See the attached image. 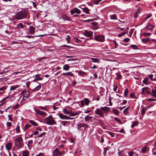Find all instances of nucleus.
<instances>
[{"instance_id":"obj_53","label":"nucleus","mask_w":156,"mask_h":156,"mask_svg":"<svg viewBox=\"0 0 156 156\" xmlns=\"http://www.w3.org/2000/svg\"><path fill=\"white\" fill-rule=\"evenodd\" d=\"M36 78V79L34 80V81H36L37 80V81L39 80V74H37V75Z\"/></svg>"},{"instance_id":"obj_14","label":"nucleus","mask_w":156,"mask_h":156,"mask_svg":"<svg viewBox=\"0 0 156 156\" xmlns=\"http://www.w3.org/2000/svg\"><path fill=\"white\" fill-rule=\"evenodd\" d=\"M5 147L7 150H10L12 148V143H8L5 144Z\"/></svg>"},{"instance_id":"obj_43","label":"nucleus","mask_w":156,"mask_h":156,"mask_svg":"<svg viewBox=\"0 0 156 156\" xmlns=\"http://www.w3.org/2000/svg\"><path fill=\"white\" fill-rule=\"evenodd\" d=\"M107 133L111 136L112 137H114L115 136V133L111 131H107Z\"/></svg>"},{"instance_id":"obj_64","label":"nucleus","mask_w":156,"mask_h":156,"mask_svg":"<svg viewBox=\"0 0 156 156\" xmlns=\"http://www.w3.org/2000/svg\"><path fill=\"white\" fill-rule=\"evenodd\" d=\"M11 122H7L6 123V126L7 127H10L11 125Z\"/></svg>"},{"instance_id":"obj_61","label":"nucleus","mask_w":156,"mask_h":156,"mask_svg":"<svg viewBox=\"0 0 156 156\" xmlns=\"http://www.w3.org/2000/svg\"><path fill=\"white\" fill-rule=\"evenodd\" d=\"M20 127L19 126L17 125V126L16 128V131H17L18 132H20Z\"/></svg>"},{"instance_id":"obj_27","label":"nucleus","mask_w":156,"mask_h":156,"mask_svg":"<svg viewBox=\"0 0 156 156\" xmlns=\"http://www.w3.org/2000/svg\"><path fill=\"white\" fill-rule=\"evenodd\" d=\"M82 9L86 14H88L90 13L89 11H90V10L87 7L83 8Z\"/></svg>"},{"instance_id":"obj_8","label":"nucleus","mask_w":156,"mask_h":156,"mask_svg":"<svg viewBox=\"0 0 156 156\" xmlns=\"http://www.w3.org/2000/svg\"><path fill=\"white\" fill-rule=\"evenodd\" d=\"M85 36L89 37H91L93 35V33L90 31L85 30L83 33Z\"/></svg>"},{"instance_id":"obj_4","label":"nucleus","mask_w":156,"mask_h":156,"mask_svg":"<svg viewBox=\"0 0 156 156\" xmlns=\"http://www.w3.org/2000/svg\"><path fill=\"white\" fill-rule=\"evenodd\" d=\"M94 39L97 41L102 42L104 41L105 36L104 35H99L96 36H95Z\"/></svg>"},{"instance_id":"obj_18","label":"nucleus","mask_w":156,"mask_h":156,"mask_svg":"<svg viewBox=\"0 0 156 156\" xmlns=\"http://www.w3.org/2000/svg\"><path fill=\"white\" fill-rule=\"evenodd\" d=\"M37 83H39L36 82L35 83V84H34L35 87L33 89V92H35L39 90V85H37L36 84Z\"/></svg>"},{"instance_id":"obj_54","label":"nucleus","mask_w":156,"mask_h":156,"mask_svg":"<svg viewBox=\"0 0 156 156\" xmlns=\"http://www.w3.org/2000/svg\"><path fill=\"white\" fill-rule=\"evenodd\" d=\"M67 122L66 121H62L61 122V124L63 126H65L67 123Z\"/></svg>"},{"instance_id":"obj_57","label":"nucleus","mask_w":156,"mask_h":156,"mask_svg":"<svg viewBox=\"0 0 156 156\" xmlns=\"http://www.w3.org/2000/svg\"><path fill=\"white\" fill-rule=\"evenodd\" d=\"M130 40L129 38H126L123 40V42H124L127 43L129 42Z\"/></svg>"},{"instance_id":"obj_15","label":"nucleus","mask_w":156,"mask_h":156,"mask_svg":"<svg viewBox=\"0 0 156 156\" xmlns=\"http://www.w3.org/2000/svg\"><path fill=\"white\" fill-rule=\"evenodd\" d=\"M35 28L32 26H30L29 29L28 31V32L31 34H32L34 33L35 32Z\"/></svg>"},{"instance_id":"obj_23","label":"nucleus","mask_w":156,"mask_h":156,"mask_svg":"<svg viewBox=\"0 0 156 156\" xmlns=\"http://www.w3.org/2000/svg\"><path fill=\"white\" fill-rule=\"evenodd\" d=\"M151 95L153 98H156V89H152Z\"/></svg>"},{"instance_id":"obj_49","label":"nucleus","mask_w":156,"mask_h":156,"mask_svg":"<svg viewBox=\"0 0 156 156\" xmlns=\"http://www.w3.org/2000/svg\"><path fill=\"white\" fill-rule=\"evenodd\" d=\"M151 16L152 14L151 13H150L149 14H147V16L144 20V21H146L147 19L151 17Z\"/></svg>"},{"instance_id":"obj_29","label":"nucleus","mask_w":156,"mask_h":156,"mask_svg":"<svg viewBox=\"0 0 156 156\" xmlns=\"http://www.w3.org/2000/svg\"><path fill=\"white\" fill-rule=\"evenodd\" d=\"M17 26L20 27L21 29H23L24 28H26V26L23 24L22 23H20L18 24L17 25Z\"/></svg>"},{"instance_id":"obj_10","label":"nucleus","mask_w":156,"mask_h":156,"mask_svg":"<svg viewBox=\"0 0 156 156\" xmlns=\"http://www.w3.org/2000/svg\"><path fill=\"white\" fill-rule=\"evenodd\" d=\"M154 26L151 24L149 23H148L147 25L145 27V29L149 30H152L154 27Z\"/></svg>"},{"instance_id":"obj_31","label":"nucleus","mask_w":156,"mask_h":156,"mask_svg":"<svg viewBox=\"0 0 156 156\" xmlns=\"http://www.w3.org/2000/svg\"><path fill=\"white\" fill-rule=\"evenodd\" d=\"M63 112L66 115H69L70 113V112L68 111L66 108H64L63 109Z\"/></svg>"},{"instance_id":"obj_21","label":"nucleus","mask_w":156,"mask_h":156,"mask_svg":"<svg viewBox=\"0 0 156 156\" xmlns=\"http://www.w3.org/2000/svg\"><path fill=\"white\" fill-rule=\"evenodd\" d=\"M61 75L69 76H73L74 75L71 72H68L66 73H62Z\"/></svg>"},{"instance_id":"obj_30","label":"nucleus","mask_w":156,"mask_h":156,"mask_svg":"<svg viewBox=\"0 0 156 156\" xmlns=\"http://www.w3.org/2000/svg\"><path fill=\"white\" fill-rule=\"evenodd\" d=\"M91 59L92 60V62H97L99 63L100 62L99 60L97 58H91Z\"/></svg>"},{"instance_id":"obj_42","label":"nucleus","mask_w":156,"mask_h":156,"mask_svg":"<svg viewBox=\"0 0 156 156\" xmlns=\"http://www.w3.org/2000/svg\"><path fill=\"white\" fill-rule=\"evenodd\" d=\"M128 90L127 88H126L124 92V96L127 98V94L128 93Z\"/></svg>"},{"instance_id":"obj_50","label":"nucleus","mask_w":156,"mask_h":156,"mask_svg":"<svg viewBox=\"0 0 156 156\" xmlns=\"http://www.w3.org/2000/svg\"><path fill=\"white\" fill-rule=\"evenodd\" d=\"M111 19L113 20H116L117 18L115 14H113L111 16Z\"/></svg>"},{"instance_id":"obj_34","label":"nucleus","mask_w":156,"mask_h":156,"mask_svg":"<svg viewBox=\"0 0 156 156\" xmlns=\"http://www.w3.org/2000/svg\"><path fill=\"white\" fill-rule=\"evenodd\" d=\"M138 124V122L135 121L132 124L131 126V127L132 128H134L135 126H137V125Z\"/></svg>"},{"instance_id":"obj_3","label":"nucleus","mask_w":156,"mask_h":156,"mask_svg":"<svg viewBox=\"0 0 156 156\" xmlns=\"http://www.w3.org/2000/svg\"><path fill=\"white\" fill-rule=\"evenodd\" d=\"M44 119L45 122L48 125H51L56 124V121L53 119L51 115L46 117Z\"/></svg>"},{"instance_id":"obj_11","label":"nucleus","mask_w":156,"mask_h":156,"mask_svg":"<svg viewBox=\"0 0 156 156\" xmlns=\"http://www.w3.org/2000/svg\"><path fill=\"white\" fill-rule=\"evenodd\" d=\"M61 17L64 21H71L72 20L66 14L62 15Z\"/></svg>"},{"instance_id":"obj_62","label":"nucleus","mask_w":156,"mask_h":156,"mask_svg":"<svg viewBox=\"0 0 156 156\" xmlns=\"http://www.w3.org/2000/svg\"><path fill=\"white\" fill-rule=\"evenodd\" d=\"M130 96L132 98H135L136 97L134 96V94L133 93H131L130 94Z\"/></svg>"},{"instance_id":"obj_22","label":"nucleus","mask_w":156,"mask_h":156,"mask_svg":"<svg viewBox=\"0 0 156 156\" xmlns=\"http://www.w3.org/2000/svg\"><path fill=\"white\" fill-rule=\"evenodd\" d=\"M149 79L147 77L145 78L143 81V83L147 85H148L150 83L148 82Z\"/></svg>"},{"instance_id":"obj_20","label":"nucleus","mask_w":156,"mask_h":156,"mask_svg":"<svg viewBox=\"0 0 156 156\" xmlns=\"http://www.w3.org/2000/svg\"><path fill=\"white\" fill-rule=\"evenodd\" d=\"M80 113V112H77L75 113H73L72 112H70V113L69 114L70 116H74L76 115H78Z\"/></svg>"},{"instance_id":"obj_55","label":"nucleus","mask_w":156,"mask_h":156,"mask_svg":"<svg viewBox=\"0 0 156 156\" xmlns=\"http://www.w3.org/2000/svg\"><path fill=\"white\" fill-rule=\"evenodd\" d=\"M114 119L117 122H119L120 124H121V122L120 120L117 117H115L114 118Z\"/></svg>"},{"instance_id":"obj_1","label":"nucleus","mask_w":156,"mask_h":156,"mask_svg":"<svg viewBox=\"0 0 156 156\" xmlns=\"http://www.w3.org/2000/svg\"><path fill=\"white\" fill-rule=\"evenodd\" d=\"M28 15L27 12L22 11L16 13L13 17L16 20H19L26 18Z\"/></svg>"},{"instance_id":"obj_63","label":"nucleus","mask_w":156,"mask_h":156,"mask_svg":"<svg viewBox=\"0 0 156 156\" xmlns=\"http://www.w3.org/2000/svg\"><path fill=\"white\" fill-rule=\"evenodd\" d=\"M113 42L115 44V48H117V47L118 45V44L117 43L116 41L115 40H113Z\"/></svg>"},{"instance_id":"obj_12","label":"nucleus","mask_w":156,"mask_h":156,"mask_svg":"<svg viewBox=\"0 0 156 156\" xmlns=\"http://www.w3.org/2000/svg\"><path fill=\"white\" fill-rule=\"evenodd\" d=\"M46 24L43 22H40V31H44L45 30L44 27Z\"/></svg>"},{"instance_id":"obj_35","label":"nucleus","mask_w":156,"mask_h":156,"mask_svg":"<svg viewBox=\"0 0 156 156\" xmlns=\"http://www.w3.org/2000/svg\"><path fill=\"white\" fill-rule=\"evenodd\" d=\"M78 74L79 75L82 76H83L86 74V73L85 72L82 71H79L78 72Z\"/></svg>"},{"instance_id":"obj_9","label":"nucleus","mask_w":156,"mask_h":156,"mask_svg":"<svg viewBox=\"0 0 156 156\" xmlns=\"http://www.w3.org/2000/svg\"><path fill=\"white\" fill-rule=\"evenodd\" d=\"M53 156H60V152L58 149L55 148L53 151Z\"/></svg>"},{"instance_id":"obj_6","label":"nucleus","mask_w":156,"mask_h":156,"mask_svg":"<svg viewBox=\"0 0 156 156\" xmlns=\"http://www.w3.org/2000/svg\"><path fill=\"white\" fill-rule=\"evenodd\" d=\"M69 12L72 15L74 14V13L80 14L81 12L80 10L77 8H73L72 9L70 10Z\"/></svg>"},{"instance_id":"obj_46","label":"nucleus","mask_w":156,"mask_h":156,"mask_svg":"<svg viewBox=\"0 0 156 156\" xmlns=\"http://www.w3.org/2000/svg\"><path fill=\"white\" fill-rule=\"evenodd\" d=\"M84 125H85L84 123H81L78 124L77 126L80 128H81L82 127H84Z\"/></svg>"},{"instance_id":"obj_16","label":"nucleus","mask_w":156,"mask_h":156,"mask_svg":"<svg viewBox=\"0 0 156 156\" xmlns=\"http://www.w3.org/2000/svg\"><path fill=\"white\" fill-rule=\"evenodd\" d=\"M110 108L107 107H101V109L105 111V112H109L110 111Z\"/></svg>"},{"instance_id":"obj_17","label":"nucleus","mask_w":156,"mask_h":156,"mask_svg":"<svg viewBox=\"0 0 156 156\" xmlns=\"http://www.w3.org/2000/svg\"><path fill=\"white\" fill-rule=\"evenodd\" d=\"M47 114L45 112L40 110V116L42 117H44L47 116Z\"/></svg>"},{"instance_id":"obj_13","label":"nucleus","mask_w":156,"mask_h":156,"mask_svg":"<svg viewBox=\"0 0 156 156\" xmlns=\"http://www.w3.org/2000/svg\"><path fill=\"white\" fill-rule=\"evenodd\" d=\"M23 92H25V94H23V100H25L29 97V93L28 91H24V90L23 91Z\"/></svg>"},{"instance_id":"obj_19","label":"nucleus","mask_w":156,"mask_h":156,"mask_svg":"<svg viewBox=\"0 0 156 156\" xmlns=\"http://www.w3.org/2000/svg\"><path fill=\"white\" fill-rule=\"evenodd\" d=\"M59 117L62 119H67V116L64 115L60 113L58 114Z\"/></svg>"},{"instance_id":"obj_25","label":"nucleus","mask_w":156,"mask_h":156,"mask_svg":"<svg viewBox=\"0 0 156 156\" xmlns=\"http://www.w3.org/2000/svg\"><path fill=\"white\" fill-rule=\"evenodd\" d=\"M29 151L28 150L23 151L22 153L23 156H28L29 155Z\"/></svg>"},{"instance_id":"obj_47","label":"nucleus","mask_w":156,"mask_h":156,"mask_svg":"<svg viewBox=\"0 0 156 156\" xmlns=\"http://www.w3.org/2000/svg\"><path fill=\"white\" fill-rule=\"evenodd\" d=\"M113 112L116 115H117L119 114V112L116 109H114L113 110Z\"/></svg>"},{"instance_id":"obj_60","label":"nucleus","mask_w":156,"mask_h":156,"mask_svg":"<svg viewBox=\"0 0 156 156\" xmlns=\"http://www.w3.org/2000/svg\"><path fill=\"white\" fill-rule=\"evenodd\" d=\"M151 34L150 33H144L143 34L145 36H150L151 35Z\"/></svg>"},{"instance_id":"obj_41","label":"nucleus","mask_w":156,"mask_h":156,"mask_svg":"<svg viewBox=\"0 0 156 156\" xmlns=\"http://www.w3.org/2000/svg\"><path fill=\"white\" fill-rule=\"evenodd\" d=\"M84 101L85 105H88L90 102L89 100L87 98H85L84 99Z\"/></svg>"},{"instance_id":"obj_37","label":"nucleus","mask_w":156,"mask_h":156,"mask_svg":"<svg viewBox=\"0 0 156 156\" xmlns=\"http://www.w3.org/2000/svg\"><path fill=\"white\" fill-rule=\"evenodd\" d=\"M29 122L34 126H37L38 124L34 121L32 120L29 121Z\"/></svg>"},{"instance_id":"obj_38","label":"nucleus","mask_w":156,"mask_h":156,"mask_svg":"<svg viewBox=\"0 0 156 156\" xmlns=\"http://www.w3.org/2000/svg\"><path fill=\"white\" fill-rule=\"evenodd\" d=\"M130 47L134 50L138 49L137 46L136 45L131 44L130 45Z\"/></svg>"},{"instance_id":"obj_36","label":"nucleus","mask_w":156,"mask_h":156,"mask_svg":"<svg viewBox=\"0 0 156 156\" xmlns=\"http://www.w3.org/2000/svg\"><path fill=\"white\" fill-rule=\"evenodd\" d=\"M129 108V106L125 109L123 111V112L124 114L126 115L128 113V110Z\"/></svg>"},{"instance_id":"obj_44","label":"nucleus","mask_w":156,"mask_h":156,"mask_svg":"<svg viewBox=\"0 0 156 156\" xmlns=\"http://www.w3.org/2000/svg\"><path fill=\"white\" fill-rule=\"evenodd\" d=\"M9 70L10 69L9 68H5L4 69L3 72L2 73H1L0 74H2L3 73H6L7 72H8Z\"/></svg>"},{"instance_id":"obj_5","label":"nucleus","mask_w":156,"mask_h":156,"mask_svg":"<svg viewBox=\"0 0 156 156\" xmlns=\"http://www.w3.org/2000/svg\"><path fill=\"white\" fill-rule=\"evenodd\" d=\"M151 90V89L148 87H143L142 89V94H145V93L148 94H150V91Z\"/></svg>"},{"instance_id":"obj_56","label":"nucleus","mask_w":156,"mask_h":156,"mask_svg":"<svg viewBox=\"0 0 156 156\" xmlns=\"http://www.w3.org/2000/svg\"><path fill=\"white\" fill-rule=\"evenodd\" d=\"M6 87L3 86L2 87L0 88V91H3L6 89Z\"/></svg>"},{"instance_id":"obj_45","label":"nucleus","mask_w":156,"mask_h":156,"mask_svg":"<svg viewBox=\"0 0 156 156\" xmlns=\"http://www.w3.org/2000/svg\"><path fill=\"white\" fill-rule=\"evenodd\" d=\"M116 75H117V76L116 77V78L115 79L116 80H118L122 76L121 75V74H119L118 73H116Z\"/></svg>"},{"instance_id":"obj_52","label":"nucleus","mask_w":156,"mask_h":156,"mask_svg":"<svg viewBox=\"0 0 156 156\" xmlns=\"http://www.w3.org/2000/svg\"><path fill=\"white\" fill-rule=\"evenodd\" d=\"M74 40H75L76 42V43H79L81 41L80 40H79L77 37H75L74 38Z\"/></svg>"},{"instance_id":"obj_51","label":"nucleus","mask_w":156,"mask_h":156,"mask_svg":"<svg viewBox=\"0 0 156 156\" xmlns=\"http://www.w3.org/2000/svg\"><path fill=\"white\" fill-rule=\"evenodd\" d=\"M148 77L150 78V79L152 80H156V78L154 79H153L152 78L153 77V75L152 74L148 76Z\"/></svg>"},{"instance_id":"obj_33","label":"nucleus","mask_w":156,"mask_h":156,"mask_svg":"<svg viewBox=\"0 0 156 156\" xmlns=\"http://www.w3.org/2000/svg\"><path fill=\"white\" fill-rule=\"evenodd\" d=\"M31 125L29 124H27L25 125L24 129V131H25L28 128L31 127Z\"/></svg>"},{"instance_id":"obj_7","label":"nucleus","mask_w":156,"mask_h":156,"mask_svg":"<svg viewBox=\"0 0 156 156\" xmlns=\"http://www.w3.org/2000/svg\"><path fill=\"white\" fill-rule=\"evenodd\" d=\"M95 114L96 115H99L101 117L103 116L104 113L101 108L97 109L94 112Z\"/></svg>"},{"instance_id":"obj_59","label":"nucleus","mask_w":156,"mask_h":156,"mask_svg":"<svg viewBox=\"0 0 156 156\" xmlns=\"http://www.w3.org/2000/svg\"><path fill=\"white\" fill-rule=\"evenodd\" d=\"M147 101H156V99L149 98H148V99H147Z\"/></svg>"},{"instance_id":"obj_26","label":"nucleus","mask_w":156,"mask_h":156,"mask_svg":"<svg viewBox=\"0 0 156 156\" xmlns=\"http://www.w3.org/2000/svg\"><path fill=\"white\" fill-rule=\"evenodd\" d=\"M149 108V107H147L146 108H142L141 110V115H144L146 112L147 111V109Z\"/></svg>"},{"instance_id":"obj_39","label":"nucleus","mask_w":156,"mask_h":156,"mask_svg":"<svg viewBox=\"0 0 156 156\" xmlns=\"http://www.w3.org/2000/svg\"><path fill=\"white\" fill-rule=\"evenodd\" d=\"M92 118V116H86L84 118V119L86 121H87L88 120H91Z\"/></svg>"},{"instance_id":"obj_58","label":"nucleus","mask_w":156,"mask_h":156,"mask_svg":"<svg viewBox=\"0 0 156 156\" xmlns=\"http://www.w3.org/2000/svg\"><path fill=\"white\" fill-rule=\"evenodd\" d=\"M66 40L67 41V43H69L70 40V38L69 35L67 36V37L66 38Z\"/></svg>"},{"instance_id":"obj_40","label":"nucleus","mask_w":156,"mask_h":156,"mask_svg":"<svg viewBox=\"0 0 156 156\" xmlns=\"http://www.w3.org/2000/svg\"><path fill=\"white\" fill-rule=\"evenodd\" d=\"M147 146L145 147H144L141 149V151L143 153H146L147 150Z\"/></svg>"},{"instance_id":"obj_48","label":"nucleus","mask_w":156,"mask_h":156,"mask_svg":"<svg viewBox=\"0 0 156 156\" xmlns=\"http://www.w3.org/2000/svg\"><path fill=\"white\" fill-rule=\"evenodd\" d=\"M126 34V32H122V33H121V34H118L117 35V36L119 37H121L124 35Z\"/></svg>"},{"instance_id":"obj_2","label":"nucleus","mask_w":156,"mask_h":156,"mask_svg":"<svg viewBox=\"0 0 156 156\" xmlns=\"http://www.w3.org/2000/svg\"><path fill=\"white\" fill-rule=\"evenodd\" d=\"M23 143V139L22 137L20 136L16 138L15 141V146L18 149L23 147L24 144Z\"/></svg>"},{"instance_id":"obj_24","label":"nucleus","mask_w":156,"mask_h":156,"mask_svg":"<svg viewBox=\"0 0 156 156\" xmlns=\"http://www.w3.org/2000/svg\"><path fill=\"white\" fill-rule=\"evenodd\" d=\"M19 85H14L12 86L10 89V90H15L17 89L19 87Z\"/></svg>"},{"instance_id":"obj_32","label":"nucleus","mask_w":156,"mask_h":156,"mask_svg":"<svg viewBox=\"0 0 156 156\" xmlns=\"http://www.w3.org/2000/svg\"><path fill=\"white\" fill-rule=\"evenodd\" d=\"M142 41L144 43H147L150 41V38H147L144 39H141Z\"/></svg>"},{"instance_id":"obj_28","label":"nucleus","mask_w":156,"mask_h":156,"mask_svg":"<svg viewBox=\"0 0 156 156\" xmlns=\"http://www.w3.org/2000/svg\"><path fill=\"white\" fill-rule=\"evenodd\" d=\"M69 69V66L67 64H66L64 65L63 67V69L66 71L68 70Z\"/></svg>"}]
</instances>
